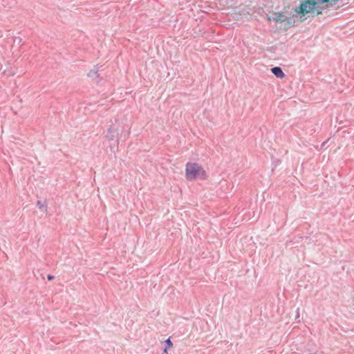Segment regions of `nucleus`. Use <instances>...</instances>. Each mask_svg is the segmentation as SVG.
<instances>
[{"instance_id": "nucleus-5", "label": "nucleus", "mask_w": 354, "mask_h": 354, "mask_svg": "<svg viewBox=\"0 0 354 354\" xmlns=\"http://www.w3.org/2000/svg\"><path fill=\"white\" fill-rule=\"evenodd\" d=\"M272 73L277 77L283 78L285 76L284 73L280 67L276 66L271 69Z\"/></svg>"}, {"instance_id": "nucleus-4", "label": "nucleus", "mask_w": 354, "mask_h": 354, "mask_svg": "<svg viewBox=\"0 0 354 354\" xmlns=\"http://www.w3.org/2000/svg\"><path fill=\"white\" fill-rule=\"evenodd\" d=\"M249 10L246 8H243L241 10H239L238 11H234V12L232 15V17L234 20L239 21L242 16H247L249 15Z\"/></svg>"}, {"instance_id": "nucleus-1", "label": "nucleus", "mask_w": 354, "mask_h": 354, "mask_svg": "<svg viewBox=\"0 0 354 354\" xmlns=\"http://www.w3.org/2000/svg\"><path fill=\"white\" fill-rule=\"evenodd\" d=\"M333 3V0H302L295 11L301 16L313 17L322 15L323 10L329 8Z\"/></svg>"}, {"instance_id": "nucleus-6", "label": "nucleus", "mask_w": 354, "mask_h": 354, "mask_svg": "<svg viewBox=\"0 0 354 354\" xmlns=\"http://www.w3.org/2000/svg\"><path fill=\"white\" fill-rule=\"evenodd\" d=\"M115 131H113V130H109L108 131V133H107V136L106 137L109 139V140H112L113 139L114 136H115Z\"/></svg>"}, {"instance_id": "nucleus-3", "label": "nucleus", "mask_w": 354, "mask_h": 354, "mask_svg": "<svg viewBox=\"0 0 354 354\" xmlns=\"http://www.w3.org/2000/svg\"><path fill=\"white\" fill-rule=\"evenodd\" d=\"M268 20L270 21H274L276 23H287L290 24V18L285 15L283 12H274L271 15L268 17Z\"/></svg>"}, {"instance_id": "nucleus-7", "label": "nucleus", "mask_w": 354, "mask_h": 354, "mask_svg": "<svg viewBox=\"0 0 354 354\" xmlns=\"http://www.w3.org/2000/svg\"><path fill=\"white\" fill-rule=\"evenodd\" d=\"M165 343L167 344V347L169 348H171L173 346V343L171 342L170 337H169L168 339H166Z\"/></svg>"}, {"instance_id": "nucleus-8", "label": "nucleus", "mask_w": 354, "mask_h": 354, "mask_svg": "<svg viewBox=\"0 0 354 354\" xmlns=\"http://www.w3.org/2000/svg\"><path fill=\"white\" fill-rule=\"evenodd\" d=\"M53 278H54V277H53V276H52V275H48V276H47V279H48V280H52Z\"/></svg>"}, {"instance_id": "nucleus-2", "label": "nucleus", "mask_w": 354, "mask_h": 354, "mask_svg": "<svg viewBox=\"0 0 354 354\" xmlns=\"http://www.w3.org/2000/svg\"><path fill=\"white\" fill-rule=\"evenodd\" d=\"M185 177L188 181L195 180H205L207 179V174L203 167L199 163L188 162L185 165Z\"/></svg>"}, {"instance_id": "nucleus-9", "label": "nucleus", "mask_w": 354, "mask_h": 354, "mask_svg": "<svg viewBox=\"0 0 354 354\" xmlns=\"http://www.w3.org/2000/svg\"><path fill=\"white\" fill-rule=\"evenodd\" d=\"M164 353H168V352H167V348H165V349H164Z\"/></svg>"}]
</instances>
